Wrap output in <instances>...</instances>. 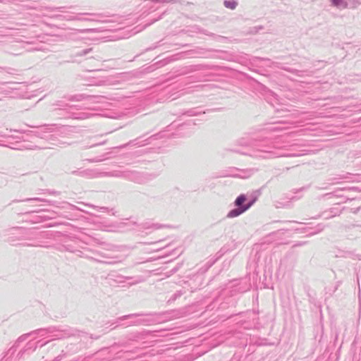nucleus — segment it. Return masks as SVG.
I'll return each mask as SVG.
<instances>
[{
	"instance_id": "nucleus-1",
	"label": "nucleus",
	"mask_w": 361,
	"mask_h": 361,
	"mask_svg": "<svg viewBox=\"0 0 361 361\" xmlns=\"http://www.w3.org/2000/svg\"><path fill=\"white\" fill-rule=\"evenodd\" d=\"M250 207V204H248L247 206H244L239 209H233L228 213V216L230 218H233V217L238 216L240 214H241L242 213H243L244 212H245L247 209H248Z\"/></svg>"
},
{
	"instance_id": "nucleus-2",
	"label": "nucleus",
	"mask_w": 361,
	"mask_h": 361,
	"mask_svg": "<svg viewBox=\"0 0 361 361\" xmlns=\"http://www.w3.org/2000/svg\"><path fill=\"white\" fill-rule=\"evenodd\" d=\"M245 200H246V198H245V195H240L235 200V205L241 206L243 204V203L245 201Z\"/></svg>"
},
{
	"instance_id": "nucleus-3",
	"label": "nucleus",
	"mask_w": 361,
	"mask_h": 361,
	"mask_svg": "<svg viewBox=\"0 0 361 361\" xmlns=\"http://www.w3.org/2000/svg\"><path fill=\"white\" fill-rule=\"evenodd\" d=\"M224 5L226 7H227L228 8L234 9L235 8L237 4L235 1H226L224 2Z\"/></svg>"
},
{
	"instance_id": "nucleus-4",
	"label": "nucleus",
	"mask_w": 361,
	"mask_h": 361,
	"mask_svg": "<svg viewBox=\"0 0 361 361\" xmlns=\"http://www.w3.org/2000/svg\"><path fill=\"white\" fill-rule=\"evenodd\" d=\"M341 1V0H333V2L335 5H338V3Z\"/></svg>"
},
{
	"instance_id": "nucleus-5",
	"label": "nucleus",
	"mask_w": 361,
	"mask_h": 361,
	"mask_svg": "<svg viewBox=\"0 0 361 361\" xmlns=\"http://www.w3.org/2000/svg\"><path fill=\"white\" fill-rule=\"evenodd\" d=\"M110 132H111L110 130H106L105 132H104V134L106 135V134L109 133Z\"/></svg>"
}]
</instances>
